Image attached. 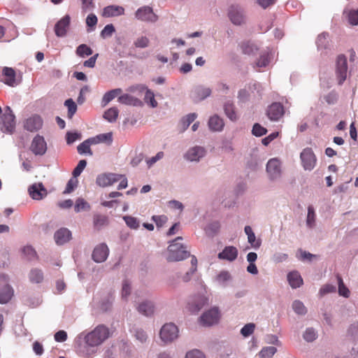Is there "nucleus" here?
Here are the masks:
<instances>
[{"instance_id": "obj_1", "label": "nucleus", "mask_w": 358, "mask_h": 358, "mask_svg": "<svg viewBox=\"0 0 358 358\" xmlns=\"http://www.w3.org/2000/svg\"><path fill=\"white\" fill-rule=\"evenodd\" d=\"M110 333L108 327L104 324H99L93 330L88 332L84 337L88 354H94L96 348L103 343L109 337Z\"/></svg>"}, {"instance_id": "obj_2", "label": "nucleus", "mask_w": 358, "mask_h": 358, "mask_svg": "<svg viewBox=\"0 0 358 358\" xmlns=\"http://www.w3.org/2000/svg\"><path fill=\"white\" fill-rule=\"evenodd\" d=\"M182 240V236H178L169 243L167 256V260L169 262L182 261L190 256V253L187 250L186 246L178 243L179 241Z\"/></svg>"}, {"instance_id": "obj_3", "label": "nucleus", "mask_w": 358, "mask_h": 358, "mask_svg": "<svg viewBox=\"0 0 358 358\" xmlns=\"http://www.w3.org/2000/svg\"><path fill=\"white\" fill-rule=\"evenodd\" d=\"M15 129V117L9 106H7L1 117L0 129L4 134H11Z\"/></svg>"}, {"instance_id": "obj_4", "label": "nucleus", "mask_w": 358, "mask_h": 358, "mask_svg": "<svg viewBox=\"0 0 358 358\" xmlns=\"http://www.w3.org/2000/svg\"><path fill=\"white\" fill-rule=\"evenodd\" d=\"M178 328L172 322L164 324L159 331L160 339L164 344L172 343L178 338Z\"/></svg>"}, {"instance_id": "obj_5", "label": "nucleus", "mask_w": 358, "mask_h": 358, "mask_svg": "<svg viewBox=\"0 0 358 358\" xmlns=\"http://www.w3.org/2000/svg\"><path fill=\"white\" fill-rule=\"evenodd\" d=\"M13 294L14 290L9 284L8 276L0 274V303H7L12 299Z\"/></svg>"}, {"instance_id": "obj_6", "label": "nucleus", "mask_w": 358, "mask_h": 358, "mask_svg": "<svg viewBox=\"0 0 358 358\" xmlns=\"http://www.w3.org/2000/svg\"><path fill=\"white\" fill-rule=\"evenodd\" d=\"M348 76L347 58L343 55L338 56L336 62V77L338 85H341Z\"/></svg>"}, {"instance_id": "obj_7", "label": "nucleus", "mask_w": 358, "mask_h": 358, "mask_svg": "<svg viewBox=\"0 0 358 358\" xmlns=\"http://www.w3.org/2000/svg\"><path fill=\"white\" fill-rule=\"evenodd\" d=\"M300 159L301 165L306 171H312L317 163V157L313 150L310 148H304L301 151L300 154Z\"/></svg>"}, {"instance_id": "obj_8", "label": "nucleus", "mask_w": 358, "mask_h": 358, "mask_svg": "<svg viewBox=\"0 0 358 358\" xmlns=\"http://www.w3.org/2000/svg\"><path fill=\"white\" fill-rule=\"evenodd\" d=\"M1 80L8 86L14 87L21 83L22 76L20 73L17 74L13 68L3 67Z\"/></svg>"}, {"instance_id": "obj_9", "label": "nucleus", "mask_w": 358, "mask_h": 358, "mask_svg": "<svg viewBox=\"0 0 358 358\" xmlns=\"http://www.w3.org/2000/svg\"><path fill=\"white\" fill-rule=\"evenodd\" d=\"M266 172L269 180L276 181L280 180L282 176L281 162L277 158L269 159L266 164Z\"/></svg>"}, {"instance_id": "obj_10", "label": "nucleus", "mask_w": 358, "mask_h": 358, "mask_svg": "<svg viewBox=\"0 0 358 358\" xmlns=\"http://www.w3.org/2000/svg\"><path fill=\"white\" fill-rule=\"evenodd\" d=\"M284 114V106L279 102H273L267 107L266 110V115L271 122H279Z\"/></svg>"}, {"instance_id": "obj_11", "label": "nucleus", "mask_w": 358, "mask_h": 358, "mask_svg": "<svg viewBox=\"0 0 358 358\" xmlns=\"http://www.w3.org/2000/svg\"><path fill=\"white\" fill-rule=\"evenodd\" d=\"M220 317L218 308L213 307L202 314L200 317V322L206 327L212 326L218 322Z\"/></svg>"}, {"instance_id": "obj_12", "label": "nucleus", "mask_w": 358, "mask_h": 358, "mask_svg": "<svg viewBox=\"0 0 358 358\" xmlns=\"http://www.w3.org/2000/svg\"><path fill=\"white\" fill-rule=\"evenodd\" d=\"M135 17L141 21L155 22L158 20V16L153 12V9L144 6L137 9L135 13Z\"/></svg>"}, {"instance_id": "obj_13", "label": "nucleus", "mask_w": 358, "mask_h": 358, "mask_svg": "<svg viewBox=\"0 0 358 358\" xmlns=\"http://www.w3.org/2000/svg\"><path fill=\"white\" fill-rule=\"evenodd\" d=\"M121 178V174L104 173L97 176L96 183L100 187H105L118 182Z\"/></svg>"}, {"instance_id": "obj_14", "label": "nucleus", "mask_w": 358, "mask_h": 358, "mask_svg": "<svg viewBox=\"0 0 358 358\" xmlns=\"http://www.w3.org/2000/svg\"><path fill=\"white\" fill-rule=\"evenodd\" d=\"M228 15L231 22L235 25H241L245 22L244 10L238 6H231Z\"/></svg>"}, {"instance_id": "obj_15", "label": "nucleus", "mask_w": 358, "mask_h": 358, "mask_svg": "<svg viewBox=\"0 0 358 358\" xmlns=\"http://www.w3.org/2000/svg\"><path fill=\"white\" fill-rule=\"evenodd\" d=\"M30 150L35 155H43L47 150V143L43 136L37 134L31 141Z\"/></svg>"}, {"instance_id": "obj_16", "label": "nucleus", "mask_w": 358, "mask_h": 358, "mask_svg": "<svg viewBox=\"0 0 358 358\" xmlns=\"http://www.w3.org/2000/svg\"><path fill=\"white\" fill-rule=\"evenodd\" d=\"M208 299L203 294H198L192 297L188 303V308L192 313L200 311L208 304Z\"/></svg>"}, {"instance_id": "obj_17", "label": "nucleus", "mask_w": 358, "mask_h": 358, "mask_svg": "<svg viewBox=\"0 0 358 358\" xmlns=\"http://www.w3.org/2000/svg\"><path fill=\"white\" fill-rule=\"evenodd\" d=\"M109 255V249L106 243L96 245L92 252V259L96 263L105 262Z\"/></svg>"}, {"instance_id": "obj_18", "label": "nucleus", "mask_w": 358, "mask_h": 358, "mask_svg": "<svg viewBox=\"0 0 358 358\" xmlns=\"http://www.w3.org/2000/svg\"><path fill=\"white\" fill-rule=\"evenodd\" d=\"M206 151L203 147L194 146L190 148L185 155V158L189 162H199L206 155Z\"/></svg>"}, {"instance_id": "obj_19", "label": "nucleus", "mask_w": 358, "mask_h": 358, "mask_svg": "<svg viewBox=\"0 0 358 358\" xmlns=\"http://www.w3.org/2000/svg\"><path fill=\"white\" fill-rule=\"evenodd\" d=\"M225 123L224 119L217 114H213L209 117L208 127L213 132H221L223 131Z\"/></svg>"}, {"instance_id": "obj_20", "label": "nucleus", "mask_w": 358, "mask_h": 358, "mask_svg": "<svg viewBox=\"0 0 358 358\" xmlns=\"http://www.w3.org/2000/svg\"><path fill=\"white\" fill-rule=\"evenodd\" d=\"M43 123L41 116L34 115L26 120L24 127L31 132L37 131L42 128Z\"/></svg>"}, {"instance_id": "obj_21", "label": "nucleus", "mask_w": 358, "mask_h": 358, "mask_svg": "<svg viewBox=\"0 0 358 358\" xmlns=\"http://www.w3.org/2000/svg\"><path fill=\"white\" fill-rule=\"evenodd\" d=\"M28 191L30 196L34 200H41L48 194L47 189L41 182L31 185L29 187Z\"/></svg>"}, {"instance_id": "obj_22", "label": "nucleus", "mask_w": 358, "mask_h": 358, "mask_svg": "<svg viewBox=\"0 0 358 358\" xmlns=\"http://www.w3.org/2000/svg\"><path fill=\"white\" fill-rule=\"evenodd\" d=\"M71 17L66 15L60 19L55 26V33L58 37H64L66 35L67 29L70 25Z\"/></svg>"}, {"instance_id": "obj_23", "label": "nucleus", "mask_w": 358, "mask_h": 358, "mask_svg": "<svg viewBox=\"0 0 358 358\" xmlns=\"http://www.w3.org/2000/svg\"><path fill=\"white\" fill-rule=\"evenodd\" d=\"M124 11V8L121 6L110 5L103 9L102 15L104 17H119L123 15Z\"/></svg>"}, {"instance_id": "obj_24", "label": "nucleus", "mask_w": 358, "mask_h": 358, "mask_svg": "<svg viewBox=\"0 0 358 358\" xmlns=\"http://www.w3.org/2000/svg\"><path fill=\"white\" fill-rule=\"evenodd\" d=\"M238 254V252L236 247L227 246L218 254L217 257L222 260L234 262L237 258Z\"/></svg>"}, {"instance_id": "obj_25", "label": "nucleus", "mask_w": 358, "mask_h": 358, "mask_svg": "<svg viewBox=\"0 0 358 358\" xmlns=\"http://www.w3.org/2000/svg\"><path fill=\"white\" fill-rule=\"evenodd\" d=\"M223 110H224L225 115L231 122H236L238 120L239 116L237 113L236 106L232 101L227 100L224 103Z\"/></svg>"}, {"instance_id": "obj_26", "label": "nucleus", "mask_w": 358, "mask_h": 358, "mask_svg": "<svg viewBox=\"0 0 358 358\" xmlns=\"http://www.w3.org/2000/svg\"><path fill=\"white\" fill-rule=\"evenodd\" d=\"M114 299V295L111 293L103 294L97 302V306L103 312L108 311L112 308Z\"/></svg>"}, {"instance_id": "obj_27", "label": "nucleus", "mask_w": 358, "mask_h": 358, "mask_svg": "<svg viewBox=\"0 0 358 358\" xmlns=\"http://www.w3.org/2000/svg\"><path fill=\"white\" fill-rule=\"evenodd\" d=\"M55 243L57 245H64L71 238V232L66 228H61L54 234Z\"/></svg>"}, {"instance_id": "obj_28", "label": "nucleus", "mask_w": 358, "mask_h": 358, "mask_svg": "<svg viewBox=\"0 0 358 358\" xmlns=\"http://www.w3.org/2000/svg\"><path fill=\"white\" fill-rule=\"evenodd\" d=\"M118 101L122 104L132 106H141L143 105V102L138 98L129 93L120 95L118 97Z\"/></svg>"}, {"instance_id": "obj_29", "label": "nucleus", "mask_w": 358, "mask_h": 358, "mask_svg": "<svg viewBox=\"0 0 358 358\" xmlns=\"http://www.w3.org/2000/svg\"><path fill=\"white\" fill-rule=\"evenodd\" d=\"M137 310L139 313L150 317L153 315L155 312V305L151 301H143L138 304Z\"/></svg>"}, {"instance_id": "obj_30", "label": "nucleus", "mask_w": 358, "mask_h": 358, "mask_svg": "<svg viewBox=\"0 0 358 358\" xmlns=\"http://www.w3.org/2000/svg\"><path fill=\"white\" fill-rule=\"evenodd\" d=\"M28 278L32 284H40L44 280V273L42 269L39 268H32L28 273Z\"/></svg>"}, {"instance_id": "obj_31", "label": "nucleus", "mask_w": 358, "mask_h": 358, "mask_svg": "<svg viewBox=\"0 0 358 358\" xmlns=\"http://www.w3.org/2000/svg\"><path fill=\"white\" fill-rule=\"evenodd\" d=\"M343 15L350 25H358V9L345 8L343 10Z\"/></svg>"}, {"instance_id": "obj_32", "label": "nucleus", "mask_w": 358, "mask_h": 358, "mask_svg": "<svg viewBox=\"0 0 358 358\" xmlns=\"http://www.w3.org/2000/svg\"><path fill=\"white\" fill-rule=\"evenodd\" d=\"M244 231L248 236V242L250 244L251 247L255 250L259 249L261 246L262 241L260 239H256L255 234L252 227L250 226H245Z\"/></svg>"}, {"instance_id": "obj_33", "label": "nucleus", "mask_w": 358, "mask_h": 358, "mask_svg": "<svg viewBox=\"0 0 358 358\" xmlns=\"http://www.w3.org/2000/svg\"><path fill=\"white\" fill-rule=\"evenodd\" d=\"M240 48L242 52L248 55H254L259 50V47L256 43L250 41H243L240 44Z\"/></svg>"}, {"instance_id": "obj_34", "label": "nucleus", "mask_w": 358, "mask_h": 358, "mask_svg": "<svg viewBox=\"0 0 358 358\" xmlns=\"http://www.w3.org/2000/svg\"><path fill=\"white\" fill-rule=\"evenodd\" d=\"M287 281L292 289L300 287L303 284V279L298 271H291L287 274Z\"/></svg>"}, {"instance_id": "obj_35", "label": "nucleus", "mask_w": 358, "mask_h": 358, "mask_svg": "<svg viewBox=\"0 0 358 358\" xmlns=\"http://www.w3.org/2000/svg\"><path fill=\"white\" fill-rule=\"evenodd\" d=\"M329 35L327 32H323L318 35L316 40V45L318 50L326 51L329 49Z\"/></svg>"}, {"instance_id": "obj_36", "label": "nucleus", "mask_w": 358, "mask_h": 358, "mask_svg": "<svg viewBox=\"0 0 358 358\" xmlns=\"http://www.w3.org/2000/svg\"><path fill=\"white\" fill-rule=\"evenodd\" d=\"M233 277L227 271H220L215 277V281L222 287H227L229 283L232 280Z\"/></svg>"}, {"instance_id": "obj_37", "label": "nucleus", "mask_w": 358, "mask_h": 358, "mask_svg": "<svg viewBox=\"0 0 358 358\" xmlns=\"http://www.w3.org/2000/svg\"><path fill=\"white\" fill-rule=\"evenodd\" d=\"M210 96V91H190L189 97L195 103H198Z\"/></svg>"}, {"instance_id": "obj_38", "label": "nucleus", "mask_w": 358, "mask_h": 358, "mask_svg": "<svg viewBox=\"0 0 358 358\" xmlns=\"http://www.w3.org/2000/svg\"><path fill=\"white\" fill-rule=\"evenodd\" d=\"M197 117L196 113H191L187 114L181 118L180 121V126L182 131H185L189 126L192 123Z\"/></svg>"}, {"instance_id": "obj_39", "label": "nucleus", "mask_w": 358, "mask_h": 358, "mask_svg": "<svg viewBox=\"0 0 358 358\" xmlns=\"http://www.w3.org/2000/svg\"><path fill=\"white\" fill-rule=\"evenodd\" d=\"M271 61L270 51H266L262 52L259 58L256 62L255 64L257 67L263 68L266 67Z\"/></svg>"}, {"instance_id": "obj_40", "label": "nucleus", "mask_w": 358, "mask_h": 358, "mask_svg": "<svg viewBox=\"0 0 358 358\" xmlns=\"http://www.w3.org/2000/svg\"><path fill=\"white\" fill-rule=\"evenodd\" d=\"M292 307L294 313L299 315H305L308 312V310L303 303L299 300H294L292 303Z\"/></svg>"}, {"instance_id": "obj_41", "label": "nucleus", "mask_w": 358, "mask_h": 358, "mask_svg": "<svg viewBox=\"0 0 358 358\" xmlns=\"http://www.w3.org/2000/svg\"><path fill=\"white\" fill-rule=\"evenodd\" d=\"M315 213L312 206L308 207V213L306 217V225L308 228L313 229L315 226Z\"/></svg>"}, {"instance_id": "obj_42", "label": "nucleus", "mask_w": 358, "mask_h": 358, "mask_svg": "<svg viewBox=\"0 0 358 358\" xmlns=\"http://www.w3.org/2000/svg\"><path fill=\"white\" fill-rule=\"evenodd\" d=\"M22 251L28 261L31 262L37 259V253L32 246L26 245L22 248Z\"/></svg>"}, {"instance_id": "obj_43", "label": "nucleus", "mask_w": 358, "mask_h": 358, "mask_svg": "<svg viewBox=\"0 0 358 358\" xmlns=\"http://www.w3.org/2000/svg\"><path fill=\"white\" fill-rule=\"evenodd\" d=\"M135 339L141 344H145L148 341L147 333L142 329H136L133 332Z\"/></svg>"}, {"instance_id": "obj_44", "label": "nucleus", "mask_w": 358, "mask_h": 358, "mask_svg": "<svg viewBox=\"0 0 358 358\" xmlns=\"http://www.w3.org/2000/svg\"><path fill=\"white\" fill-rule=\"evenodd\" d=\"M93 51L87 46L86 44H81L78 45L76 48V53L80 57H85L87 56H90L92 54Z\"/></svg>"}, {"instance_id": "obj_45", "label": "nucleus", "mask_w": 358, "mask_h": 358, "mask_svg": "<svg viewBox=\"0 0 358 358\" xmlns=\"http://www.w3.org/2000/svg\"><path fill=\"white\" fill-rule=\"evenodd\" d=\"M277 348L273 346H268L263 348L259 352L260 358H272L276 353Z\"/></svg>"}, {"instance_id": "obj_46", "label": "nucleus", "mask_w": 358, "mask_h": 358, "mask_svg": "<svg viewBox=\"0 0 358 358\" xmlns=\"http://www.w3.org/2000/svg\"><path fill=\"white\" fill-rule=\"evenodd\" d=\"M119 111L116 108H110L103 114V118L109 122H114L118 117Z\"/></svg>"}, {"instance_id": "obj_47", "label": "nucleus", "mask_w": 358, "mask_h": 358, "mask_svg": "<svg viewBox=\"0 0 358 358\" xmlns=\"http://www.w3.org/2000/svg\"><path fill=\"white\" fill-rule=\"evenodd\" d=\"M123 220H124L127 226L131 229H138L140 226V222L136 217L130 216V215H124L123 216Z\"/></svg>"}, {"instance_id": "obj_48", "label": "nucleus", "mask_w": 358, "mask_h": 358, "mask_svg": "<svg viewBox=\"0 0 358 358\" xmlns=\"http://www.w3.org/2000/svg\"><path fill=\"white\" fill-rule=\"evenodd\" d=\"M303 338L307 342H313L317 338V332L314 328L308 327L305 330Z\"/></svg>"}, {"instance_id": "obj_49", "label": "nucleus", "mask_w": 358, "mask_h": 358, "mask_svg": "<svg viewBox=\"0 0 358 358\" xmlns=\"http://www.w3.org/2000/svg\"><path fill=\"white\" fill-rule=\"evenodd\" d=\"M108 222V217L105 215H95L94 216V225L98 229L107 225Z\"/></svg>"}, {"instance_id": "obj_50", "label": "nucleus", "mask_w": 358, "mask_h": 358, "mask_svg": "<svg viewBox=\"0 0 358 358\" xmlns=\"http://www.w3.org/2000/svg\"><path fill=\"white\" fill-rule=\"evenodd\" d=\"M338 285V294L340 296L348 298L350 296V290L344 285L343 279L340 276H337Z\"/></svg>"}, {"instance_id": "obj_51", "label": "nucleus", "mask_w": 358, "mask_h": 358, "mask_svg": "<svg viewBox=\"0 0 358 358\" xmlns=\"http://www.w3.org/2000/svg\"><path fill=\"white\" fill-rule=\"evenodd\" d=\"M115 32V29L114 25L113 24H108L101 30L100 36L103 38H107L111 37Z\"/></svg>"}, {"instance_id": "obj_52", "label": "nucleus", "mask_w": 358, "mask_h": 358, "mask_svg": "<svg viewBox=\"0 0 358 358\" xmlns=\"http://www.w3.org/2000/svg\"><path fill=\"white\" fill-rule=\"evenodd\" d=\"M220 228V224L217 221L213 222L208 224L206 227V232L209 236H213L216 234Z\"/></svg>"}, {"instance_id": "obj_53", "label": "nucleus", "mask_w": 358, "mask_h": 358, "mask_svg": "<svg viewBox=\"0 0 358 358\" xmlns=\"http://www.w3.org/2000/svg\"><path fill=\"white\" fill-rule=\"evenodd\" d=\"M64 105L68 108V117L71 118L77 110V106L72 99L65 101Z\"/></svg>"}, {"instance_id": "obj_54", "label": "nucleus", "mask_w": 358, "mask_h": 358, "mask_svg": "<svg viewBox=\"0 0 358 358\" xmlns=\"http://www.w3.org/2000/svg\"><path fill=\"white\" fill-rule=\"evenodd\" d=\"M78 152L80 155L88 154L90 155H92V152L90 149V144L89 142L85 140L83 143H81L77 148Z\"/></svg>"}, {"instance_id": "obj_55", "label": "nucleus", "mask_w": 358, "mask_h": 358, "mask_svg": "<svg viewBox=\"0 0 358 358\" xmlns=\"http://www.w3.org/2000/svg\"><path fill=\"white\" fill-rule=\"evenodd\" d=\"M266 133H267V129L265 127H262L260 124L255 123L253 125L252 129V134L254 136H255L257 137H260V136L265 135Z\"/></svg>"}, {"instance_id": "obj_56", "label": "nucleus", "mask_w": 358, "mask_h": 358, "mask_svg": "<svg viewBox=\"0 0 358 358\" xmlns=\"http://www.w3.org/2000/svg\"><path fill=\"white\" fill-rule=\"evenodd\" d=\"M255 329L254 323H248L244 325L241 329V334L243 337H248L253 334Z\"/></svg>"}, {"instance_id": "obj_57", "label": "nucleus", "mask_w": 358, "mask_h": 358, "mask_svg": "<svg viewBox=\"0 0 358 358\" xmlns=\"http://www.w3.org/2000/svg\"><path fill=\"white\" fill-rule=\"evenodd\" d=\"M155 95L153 91H145L144 97L145 101L152 108H155L157 106V102L155 99Z\"/></svg>"}, {"instance_id": "obj_58", "label": "nucleus", "mask_w": 358, "mask_h": 358, "mask_svg": "<svg viewBox=\"0 0 358 358\" xmlns=\"http://www.w3.org/2000/svg\"><path fill=\"white\" fill-rule=\"evenodd\" d=\"M97 22V17L94 13H90L87 15L86 18V24L87 27L92 28L91 29H87L88 32L92 31L94 29V27L96 25Z\"/></svg>"}, {"instance_id": "obj_59", "label": "nucleus", "mask_w": 358, "mask_h": 358, "mask_svg": "<svg viewBox=\"0 0 358 358\" xmlns=\"http://www.w3.org/2000/svg\"><path fill=\"white\" fill-rule=\"evenodd\" d=\"M117 91H108L102 99V106H106L110 101H111L117 95Z\"/></svg>"}, {"instance_id": "obj_60", "label": "nucleus", "mask_w": 358, "mask_h": 358, "mask_svg": "<svg viewBox=\"0 0 358 358\" xmlns=\"http://www.w3.org/2000/svg\"><path fill=\"white\" fill-rule=\"evenodd\" d=\"M164 156L162 151L158 152L155 156L146 159V164L148 168L152 167L157 162L162 159Z\"/></svg>"}, {"instance_id": "obj_61", "label": "nucleus", "mask_w": 358, "mask_h": 358, "mask_svg": "<svg viewBox=\"0 0 358 358\" xmlns=\"http://www.w3.org/2000/svg\"><path fill=\"white\" fill-rule=\"evenodd\" d=\"M87 165V162L85 159L80 160L76 167L74 169L73 171V177L76 178L79 176L83 171L85 169Z\"/></svg>"}, {"instance_id": "obj_62", "label": "nucleus", "mask_w": 358, "mask_h": 358, "mask_svg": "<svg viewBox=\"0 0 358 358\" xmlns=\"http://www.w3.org/2000/svg\"><path fill=\"white\" fill-rule=\"evenodd\" d=\"M130 293H131V284L127 280H125L122 282V297L124 299H127V298L129 296Z\"/></svg>"}, {"instance_id": "obj_63", "label": "nucleus", "mask_w": 358, "mask_h": 358, "mask_svg": "<svg viewBox=\"0 0 358 358\" xmlns=\"http://www.w3.org/2000/svg\"><path fill=\"white\" fill-rule=\"evenodd\" d=\"M185 358H206L205 355L199 350L194 349L188 351L185 355Z\"/></svg>"}, {"instance_id": "obj_64", "label": "nucleus", "mask_w": 358, "mask_h": 358, "mask_svg": "<svg viewBox=\"0 0 358 358\" xmlns=\"http://www.w3.org/2000/svg\"><path fill=\"white\" fill-rule=\"evenodd\" d=\"M66 143L70 145L74 143L76 140L81 138V134L78 132H71L69 131L66 133Z\"/></svg>"}]
</instances>
